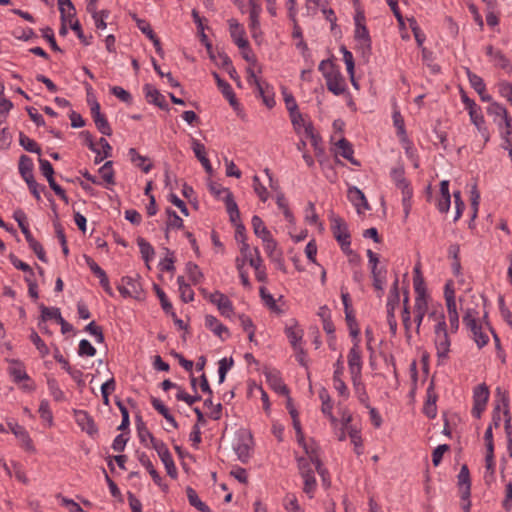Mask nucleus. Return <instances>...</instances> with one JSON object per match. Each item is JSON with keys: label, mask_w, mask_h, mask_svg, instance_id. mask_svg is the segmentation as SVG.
<instances>
[{"label": "nucleus", "mask_w": 512, "mask_h": 512, "mask_svg": "<svg viewBox=\"0 0 512 512\" xmlns=\"http://www.w3.org/2000/svg\"><path fill=\"white\" fill-rule=\"evenodd\" d=\"M260 12H261V6L259 4H257L254 0H251L250 15H249V19H250L249 27L252 31L253 37L257 36V32L260 29V22H259Z\"/></svg>", "instance_id": "nucleus-33"}, {"label": "nucleus", "mask_w": 512, "mask_h": 512, "mask_svg": "<svg viewBox=\"0 0 512 512\" xmlns=\"http://www.w3.org/2000/svg\"><path fill=\"white\" fill-rule=\"evenodd\" d=\"M428 309L427 299L422 295L416 296L414 304V322L416 323V332L419 333L422 321Z\"/></svg>", "instance_id": "nucleus-22"}, {"label": "nucleus", "mask_w": 512, "mask_h": 512, "mask_svg": "<svg viewBox=\"0 0 512 512\" xmlns=\"http://www.w3.org/2000/svg\"><path fill=\"white\" fill-rule=\"evenodd\" d=\"M355 40L363 54L371 51V38L366 25L355 27Z\"/></svg>", "instance_id": "nucleus-20"}, {"label": "nucleus", "mask_w": 512, "mask_h": 512, "mask_svg": "<svg viewBox=\"0 0 512 512\" xmlns=\"http://www.w3.org/2000/svg\"><path fill=\"white\" fill-rule=\"evenodd\" d=\"M137 244L140 249V253L142 255L143 260L148 264V262L154 257L155 251L152 245L146 241L142 237H138Z\"/></svg>", "instance_id": "nucleus-41"}, {"label": "nucleus", "mask_w": 512, "mask_h": 512, "mask_svg": "<svg viewBox=\"0 0 512 512\" xmlns=\"http://www.w3.org/2000/svg\"><path fill=\"white\" fill-rule=\"evenodd\" d=\"M229 27L231 37L233 38L235 44L240 49L248 48L249 42L244 38L245 32L243 27L233 19L229 21Z\"/></svg>", "instance_id": "nucleus-21"}, {"label": "nucleus", "mask_w": 512, "mask_h": 512, "mask_svg": "<svg viewBox=\"0 0 512 512\" xmlns=\"http://www.w3.org/2000/svg\"><path fill=\"white\" fill-rule=\"evenodd\" d=\"M444 297L448 314H457V306L455 299V290L452 281H448L444 287Z\"/></svg>", "instance_id": "nucleus-34"}, {"label": "nucleus", "mask_w": 512, "mask_h": 512, "mask_svg": "<svg viewBox=\"0 0 512 512\" xmlns=\"http://www.w3.org/2000/svg\"><path fill=\"white\" fill-rule=\"evenodd\" d=\"M478 312L474 309H467L463 316L464 325L472 332L473 339L478 348H482L489 342V337L482 331V326L478 324Z\"/></svg>", "instance_id": "nucleus-1"}, {"label": "nucleus", "mask_w": 512, "mask_h": 512, "mask_svg": "<svg viewBox=\"0 0 512 512\" xmlns=\"http://www.w3.org/2000/svg\"><path fill=\"white\" fill-rule=\"evenodd\" d=\"M209 300L215 304L221 313L225 317H231L233 314V305L230 299L223 293L216 291L209 294Z\"/></svg>", "instance_id": "nucleus-10"}, {"label": "nucleus", "mask_w": 512, "mask_h": 512, "mask_svg": "<svg viewBox=\"0 0 512 512\" xmlns=\"http://www.w3.org/2000/svg\"><path fill=\"white\" fill-rule=\"evenodd\" d=\"M398 278L392 284L388 299H387V314L393 313L395 314V309L400 301L399 288H398Z\"/></svg>", "instance_id": "nucleus-37"}, {"label": "nucleus", "mask_w": 512, "mask_h": 512, "mask_svg": "<svg viewBox=\"0 0 512 512\" xmlns=\"http://www.w3.org/2000/svg\"><path fill=\"white\" fill-rule=\"evenodd\" d=\"M493 61L494 65L504 69V70H510L511 69V63L509 59L506 58V56L500 51L497 50L495 52L494 58L491 59Z\"/></svg>", "instance_id": "nucleus-60"}, {"label": "nucleus", "mask_w": 512, "mask_h": 512, "mask_svg": "<svg viewBox=\"0 0 512 512\" xmlns=\"http://www.w3.org/2000/svg\"><path fill=\"white\" fill-rule=\"evenodd\" d=\"M252 182L254 192L257 194V196L262 202H266L269 198V193L266 187L261 183L260 178L257 175H254L252 178Z\"/></svg>", "instance_id": "nucleus-51"}, {"label": "nucleus", "mask_w": 512, "mask_h": 512, "mask_svg": "<svg viewBox=\"0 0 512 512\" xmlns=\"http://www.w3.org/2000/svg\"><path fill=\"white\" fill-rule=\"evenodd\" d=\"M58 8L61 14V20L73 23V18L76 17V9L71 0H57Z\"/></svg>", "instance_id": "nucleus-30"}, {"label": "nucleus", "mask_w": 512, "mask_h": 512, "mask_svg": "<svg viewBox=\"0 0 512 512\" xmlns=\"http://www.w3.org/2000/svg\"><path fill=\"white\" fill-rule=\"evenodd\" d=\"M293 324L285 327V334L289 340L290 345L293 349H298L302 346L303 342V330L298 326L295 320H292Z\"/></svg>", "instance_id": "nucleus-18"}, {"label": "nucleus", "mask_w": 512, "mask_h": 512, "mask_svg": "<svg viewBox=\"0 0 512 512\" xmlns=\"http://www.w3.org/2000/svg\"><path fill=\"white\" fill-rule=\"evenodd\" d=\"M391 178L395 185L401 189L404 185L409 184L410 182L405 178V171L403 167H396L391 170Z\"/></svg>", "instance_id": "nucleus-49"}, {"label": "nucleus", "mask_w": 512, "mask_h": 512, "mask_svg": "<svg viewBox=\"0 0 512 512\" xmlns=\"http://www.w3.org/2000/svg\"><path fill=\"white\" fill-rule=\"evenodd\" d=\"M284 507L288 512H303L302 508L298 504V500L295 495H287L284 499Z\"/></svg>", "instance_id": "nucleus-63"}, {"label": "nucleus", "mask_w": 512, "mask_h": 512, "mask_svg": "<svg viewBox=\"0 0 512 512\" xmlns=\"http://www.w3.org/2000/svg\"><path fill=\"white\" fill-rule=\"evenodd\" d=\"M139 461L147 469V471L151 475L153 481L156 484L161 485V480L162 479H161L159 473L157 472V470L154 468V466H153L152 462L150 461L149 457L145 453H142L139 456Z\"/></svg>", "instance_id": "nucleus-44"}, {"label": "nucleus", "mask_w": 512, "mask_h": 512, "mask_svg": "<svg viewBox=\"0 0 512 512\" xmlns=\"http://www.w3.org/2000/svg\"><path fill=\"white\" fill-rule=\"evenodd\" d=\"M329 219L331 221V230L333 236L340 244L343 251H348L351 244V236L348 231V227L346 222L338 215H335L333 212L330 214Z\"/></svg>", "instance_id": "nucleus-3"}, {"label": "nucleus", "mask_w": 512, "mask_h": 512, "mask_svg": "<svg viewBox=\"0 0 512 512\" xmlns=\"http://www.w3.org/2000/svg\"><path fill=\"white\" fill-rule=\"evenodd\" d=\"M112 161H107L104 165L99 169V173L102 179L108 184H114V170L112 167Z\"/></svg>", "instance_id": "nucleus-55"}, {"label": "nucleus", "mask_w": 512, "mask_h": 512, "mask_svg": "<svg viewBox=\"0 0 512 512\" xmlns=\"http://www.w3.org/2000/svg\"><path fill=\"white\" fill-rule=\"evenodd\" d=\"M29 338H30L31 342L36 346L37 350L39 351V353L42 357H45L46 355L49 354V348L44 343V341L40 338V336L38 335L37 332L32 330Z\"/></svg>", "instance_id": "nucleus-56"}, {"label": "nucleus", "mask_w": 512, "mask_h": 512, "mask_svg": "<svg viewBox=\"0 0 512 512\" xmlns=\"http://www.w3.org/2000/svg\"><path fill=\"white\" fill-rule=\"evenodd\" d=\"M144 91L146 94V98L150 103H153L161 109H167L168 104L165 100V97L159 92V90H157L150 84H146L144 86Z\"/></svg>", "instance_id": "nucleus-26"}, {"label": "nucleus", "mask_w": 512, "mask_h": 512, "mask_svg": "<svg viewBox=\"0 0 512 512\" xmlns=\"http://www.w3.org/2000/svg\"><path fill=\"white\" fill-rule=\"evenodd\" d=\"M19 173L24 179V181H29L34 179L33 175V161L27 155H21L19 159Z\"/></svg>", "instance_id": "nucleus-32"}, {"label": "nucleus", "mask_w": 512, "mask_h": 512, "mask_svg": "<svg viewBox=\"0 0 512 512\" xmlns=\"http://www.w3.org/2000/svg\"><path fill=\"white\" fill-rule=\"evenodd\" d=\"M13 218L18 223L19 228L21 229V232L24 234L25 239H29L32 237V234L29 230L28 223H27V217L23 210L18 209L14 212Z\"/></svg>", "instance_id": "nucleus-42"}, {"label": "nucleus", "mask_w": 512, "mask_h": 512, "mask_svg": "<svg viewBox=\"0 0 512 512\" xmlns=\"http://www.w3.org/2000/svg\"><path fill=\"white\" fill-rule=\"evenodd\" d=\"M347 196H348L349 200L357 208L358 213L361 212V210H360L361 207H363L365 210H370L368 201H367L364 193L359 188H357L355 186L349 187Z\"/></svg>", "instance_id": "nucleus-23"}, {"label": "nucleus", "mask_w": 512, "mask_h": 512, "mask_svg": "<svg viewBox=\"0 0 512 512\" xmlns=\"http://www.w3.org/2000/svg\"><path fill=\"white\" fill-rule=\"evenodd\" d=\"M458 485L460 488L461 499L467 500L471 494L470 473L467 465H462L458 474Z\"/></svg>", "instance_id": "nucleus-19"}, {"label": "nucleus", "mask_w": 512, "mask_h": 512, "mask_svg": "<svg viewBox=\"0 0 512 512\" xmlns=\"http://www.w3.org/2000/svg\"><path fill=\"white\" fill-rule=\"evenodd\" d=\"M75 419L82 431L93 437L98 433V428L93 418L84 410H75Z\"/></svg>", "instance_id": "nucleus-9"}, {"label": "nucleus", "mask_w": 512, "mask_h": 512, "mask_svg": "<svg viewBox=\"0 0 512 512\" xmlns=\"http://www.w3.org/2000/svg\"><path fill=\"white\" fill-rule=\"evenodd\" d=\"M319 71L322 72L325 80L328 79L329 77L333 76V74H336L337 72H339L334 64L332 63V61L330 60H322L319 64Z\"/></svg>", "instance_id": "nucleus-61"}, {"label": "nucleus", "mask_w": 512, "mask_h": 512, "mask_svg": "<svg viewBox=\"0 0 512 512\" xmlns=\"http://www.w3.org/2000/svg\"><path fill=\"white\" fill-rule=\"evenodd\" d=\"M342 357L340 356L337 362L335 363V370L333 374V383L334 388L338 391L339 395L347 398L349 395L348 389L344 381L342 380V375L344 372V366L342 362Z\"/></svg>", "instance_id": "nucleus-14"}, {"label": "nucleus", "mask_w": 512, "mask_h": 512, "mask_svg": "<svg viewBox=\"0 0 512 512\" xmlns=\"http://www.w3.org/2000/svg\"><path fill=\"white\" fill-rule=\"evenodd\" d=\"M303 448L306 454L310 455L311 461L314 463L317 473L321 476L323 484L328 487L330 485L328 480V471L323 467L317 449L308 446L306 443H303Z\"/></svg>", "instance_id": "nucleus-12"}, {"label": "nucleus", "mask_w": 512, "mask_h": 512, "mask_svg": "<svg viewBox=\"0 0 512 512\" xmlns=\"http://www.w3.org/2000/svg\"><path fill=\"white\" fill-rule=\"evenodd\" d=\"M255 86L258 95L262 98L263 103L269 109L273 108L276 104L274 99L273 87L267 82L255 79Z\"/></svg>", "instance_id": "nucleus-11"}, {"label": "nucleus", "mask_w": 512, "mask_h": 512, "mask_svg": "<svg viewBox=\"0 0 512 512\" xmlns=\"http://www.w3.org/2000/svg\"><path fill=\"white\" fill-rule=\"evenodd\" d=\"M26 241L29 244V247L37 255L38 259L44 263H47L48 259L46 257L43 246L33 236Z\"/></svg>", "instance_id": "nucleus-53"}, {"label": "nucleus", "mask_w": 512, "mask_h": 512, "mask_svg": "<svg viewBox=\"0 0 512 512\" xmlns=\"http://www.w3.org/2000/svg\"><path fill=\"white\" fill-rule=\"evenodd\" d=\"M223 193H225L224 202L228 215L233 213L236 215V212H238L239 209L237 203L234 200L232 192L227 188H223Z\"/></svg>", "instance_id": "nucleus-54"}, {"label": "nucleus", "mask_w": 512, "mask_h": 512, "mask_svg": "<svg viewBox=\"0 0 512 512\" xmlns=\"http://www.w3.org/2000/svg\"><path fill=\"white\" fill-rule=\"evenodd\" d=\"M205 326L211 330L221 340H225L230 336L228 328L223 325L215 316H205Z\"/></svg>", "instance_id": "nucleus-17"}, {"label": "nucleus", "mask_w": 512, "mask_h": 512, "mask_svg": "<svg viewBox=\"0 0 512 512\" xmlns=\"http://www.w3.org/2000/svg\"><path fill=\"white\" fill-rule=\"evenodd\" d=\"M19 143L28 152L41 154L40 146L31 138L26 136L23 132L19 133Z\"/></svg>", "instance_id": "nucleus-43"}, {"label": "nucleus", "mask_w": 512, "mask_h": 512, "mask_svg": "<svg viewBox=\"0 0 512 512\" xmlns=\"http://www.w3.org/2000/svg\"><path fill=\"white\" fill-rule=\"evenodd\" d=\"M402 323L405 329L406 337L409 339L411 337L410 335V328H411V313H410V307H409V296L408 291H404V299H403V311H402Z\"/></svg>", "instance_id": "nucleus-38"}, {"label": "nucleus", "mask_w": 512, "mask_h": 512, "mask_svg": "<svg viewBox=\"0 0 512 512\" xmlns=\"http://www.w3.org/2000/svg\"><path fill=\"white\" fill-rule=\"evenodd\" d=\"M327 89L334 95H341L346 91V83L340 72L326 79Z\"/></svg>", "instance_id": "nucleus-25"}, {"label": "nucleus", "mask_w": 512, "mask_h": 512, "mask_svg": "<svg viewBox=\"0 0 512 512\" xmlns=\"http://www.w3.org/2000/svg\"><path fill=\"white\" fill-rule=\"evenodd\" d=\"M340 51L343 54V61L345 62L347 72L350 75L351 80L354 81L355 64L353 55L345 46H341ZM353 84L355 85V82H353Z\"/></svg>", "instance_id": "nucleus-47"}, {"label": "nucleus", "mask_w": 512, "mask_h": 512, "mask_svg": "<svg viewBox=\"0 0 512 512\" xmlns=\"http://www.w3.org/2000/svg\"><path fill=\"white\" fill-rule=\"evenodd\" d=\"M93 121L98 129V131L105 135V136H111L112 135V129L111 126L105 117L104 114H101L99 116H96L93 118Z\"/></svg>", "instance_id": "nucleus-48"}, {"label": "nucleus", "mask_w": 512, "mask_h": 512, "mask_svg": "<svg viewBox=\"0 0 512 512\" xmlns=\"http://www.w3.org/2000/svg\"><path fill=\"white\" fill-rule=\"evenodd\" d=\"M152 448L155 449V451L157 452L161 461L163 462V464L166 468L167 474L171 478H176L177 474H178L177 469L174 464L172 455H171L168 447L166 446V444L160 440L159 442L154 443V446Z\"/></svg>", "instance_id": "nucleus-5"}, {"label": "nucleus", "mask_w": 512, "mask_h": 512, "mask_svg": "<svg viewBox=\"0 0 512 512\" xmlns=\"http://www.w3.org/2000/svg\"><path fill=\"white\" fill-rule=\"evenodd\" d=\"M252 437L250 435L240 437L237 443L234 444V451L236 452L238 459L242 463H246L250 458Z\"/></svg>", "instance_id": "nucleus-16"}, {"label": "nucleus", "mask_w": 512, "mask_h": 512, "mask_svg": "<svg viewBox=\"0 0 512 512\" xmlns=\"http://www.w3.org/2000/svg\"><path fill=\"white\" fill-rule=\"evenodd\" d=\"M487 115L492 118L499 133L512 128V118L506 107L498 102H492L486 109Z\"/></svg>", "instance_id": "nucleus-2"}, {"label": "nucleus", "mask_w": 512, "mask_h": 512, "mask_svg": "<svg viewBox=\"0 0 512 512\" xmlns=\"http://www.w3.org/2000/svg\"><path fill=\"white\" fill-rule=\"evenodd\" d=\"M262 242H263L264 250L270 259L274 258V257H276V255L282 253V251L277 248V242L274 240L272 235L268 238H264L262 240Z\"/></svg>", "instance_id": "nucleus-52"}, {"label": "nucleus", "mask_w": 512, "mask_h": 512, "mask_svg": "<svg viewBox=\"0 0 512 512\" xmlns=\"http://www.w3.org/2000/svg\"><path fill=\"white\" fill-rule=\"evenodd\" d=\"M251 224H252L254 234L257 237L261 238V240L271 236L270 231L266 228L263 220L259 216L254 215L252 217Z\"/></svg>", "instance_id": "nucleus-40"}, {"label": "nucleus", "mask_w": 512, "mask_h": 512, "mask_svg": "<svg viewBox=\"0 0 512 512\" xmlns=\"http://www.w3.org/2000/svg\"><path fill=\"white\" fill-rule=\"evenodd\" d=\"M266 381L276 393L288 396L289 388L284 384L280 372L276 369H266L264 371Z\"/></svg>", "instance_id": "nucleus-8"}, {"label": "nucleus", "mask_w": 512, "mask_h": 512, "mask_svg": "<svg viewBox=\"0 0 512 512\" xmlns=\"http://www.w3.org/2000/svg\"><path fill=\"white\" fill-rule=\"evenodd\" d=\"M40 309L42 313V320L46 321L47 319H55L56 323H59L61 325V332L63 334H66L73 330V326L61 316L59 308H49L46 307L44 304H41Z\"/></svg>", "instance_id": "nucleus-7"}, {"label": "nucleus", "mask_w": 512, "mask_h": 512, "mask_svg": "<svg viewBox=\"0 0 512 512\" xmlns=\"http://www.w3.org/2000/svg\"><path fill=\"white\" fill-rule=\"evenodd\" d=\"M213 76L216 80L218 88L221 90L223 96L229 101V104L233 107L234 110H238L240 104L235 96V93L231 87V85L223 80L218 73L213 72Z\"/></svg>", "instance_id": "nucleus-13"}, {"label": "nucleus", "mask_w": 512, "mask_h": 512, "mask_svg": "<svg viewBox=\"0 0 512 512\" xmlns=\"http://www.w3.org/2000/svg\"><path fill=\"white\" fill-rule=\"evenodd\" d=\"M467 77L469 79L470 85L478 94H482V92L486 91L485 83L480 76L467 69Z\"/></svg>", "instance_id": "nucleus-50"}, {"label": "nucleus", "mask_w": 512, "mask_h": 512, "mask_svg": "<svg viewBox=\"0 0 512 512\" xmlns=\"http://www.w3.org/2000/svg\"><path fill=\"white\" fill-rule=\"evenodd\" d=\"M301 477L303 478L304 481V493H306L310 498H312L317 486L314 472L302 474Z\"/></svg>", "instance_id": "nucleus-45"}, {"label": "nucleus", "mask_w": 512, "mask_h": 512, "mask_svg": "<svg viewBox=\"0 0 512 512\" xmlns=\"http://www.w3.org/2000/svg\"><path fill=\"white\" fill-rule=\"evenodd\" d=\"M135 422H136V429L137 434L139 437V440L141 443H145L147 439L150 440L152 447L154 446V443L159 442L160 440L156 439L152 433L148 430L145 422L143 421V418L140 414H137L135 416Z\"/></svg>", "instance_id": "nucleus-27"}, {"label": "nucleus", "mask_w": 512, "mask_h": 512, "mask_svg": "<svg viewBox=\"0 0 512 512\" xmlns=\"http://www.w3.org/2000/svg\"><path fill=\"white\" fill-rule=\"evenodd\" d=\"M85 331L95 337L97 343L104 342V334L103 330L100 326H98L95 321H91L86 327Z\"/></svg>", "instance_id": "nucleus-58"}, {"label": "nucleus", "mask_w": 512, "mask_h": 512, "mask_svg": "<svg viewBox=\"0 0 512 512\" xmlns=\"http://www.w3.org/2000/svg\"><path fill=\"white\" fill-rule=\"evenodd\" d=\"M47 385H48V388H49V391L51 393V395L53 396V398L56 400V401H62L64 400V393L63 391L59 388V385H58V382L56 381V379L54 378H48L47 379Z\"/></svg>", "instance_id": "nucleus-57"}, {"label": "nucleus", "mask_w": 512, "mask_h": 512, "mask_svg": "<svg viewBox=\"0 0 512 512\" xmlns=\"http://www.w3.org/2000/svg\"><path fill=\"white\" fill-rule=\"evenodd\" d=\"M155 292L160 300L162 309L170 314L172 317H175V312L173 311V306L171 302L168 300L165 292L157 285L154 286Z\"/></svg>", "instance_id": "nucleus-46"}, {"label": "nucleus", "mask_w": 512, "mask_h": 512, "mask_svg": "<svg viewBox=\"0 0 512 512\" xmlns=\"http://www.w3.org/2000/svg\"><path fill=\"white\" fill-rule=\"evenodd\" d=\"M130 160L137 167L141 168L143 172L148 173L152 169V163L145 156L140 155L135 148H130L128 151Z\"/></svg>", "instance_id": "nucleus-36"}, {"label": "nucleus", "mask_w": 512, "mask_h": 512, "mask_svg": "<svg viewBox=\"0 0 512 512\" xmlns=\"http://www.w3.org/2000/svg\"><path fill=\"white\" fill-rule=\"evenodd\" d=\"M490 396V391L485 383L477 385L473 390V407L471 414L479 419L486 409Z\"/></svg>", "instance_id": "nucleus-4"}, {"label": "nucleus", "mask_w": 512, "mask_h": 512, "mask_svg": "<svg viewBox=\"0 0 512 512\" xmlns=\"http://www.w3.org/2000/svg\"><path fill=\"white\" fill-rule=\"evenodd\" d=\"M166 214L168 216V219L166 222L165 237L166 239H168L169 231L171 229H182L184 227V222L183 219L179 217L177 213L171 208L166 209Z\"/></svg>", "instance_id": "nucleus-35"}, {"label": "nucleus", "mask_w": 512, "mask_h": 512, "mask_svg": "<svg viewBox=\"0 0 512 512\" xmlns=\"http://www.w3.org/2000/svg\"><path fill=\"white\" fill-rule=\"evenodd\" d=\"M259 293L264 305L271 312L277 315H281L284 312L283 309L277 304L272 294H270V292L264 286L260 287Z\"/></svg>", "instance_id": "nucleus-31"}, {"label": "nucleus", "mask_w": 512, "mask_h": 512, "mask_svg": "<svg viewBox=\"0 0 512 512\" xmlns=\"http://www.w3.org/2000/svg\"><path fill=\"white\" fill-rule=\"evenodd\" d=\"M189 504L201 512H211V509L200 500L197 492L190 486L186 488Z\"/></svg>", "instance_id": "nucleus-39"}, {"label": "nucleus", "mask_w": 512, "mask_h": 512, "mask_svg": "<svg viewBox=\"0 0 512 512\" xmlns=\"http://www.w3.org/2000/svg\"><path fill=\"white\" fill-rule=\"evenodd\" d=\"M371 275L373 279V287L378 292V297H382L384 293V286L386 284L387 269L385 267H380L378 269L371 270Z\"/></svg>", "instance_id": "nucleus-28"}, {"label": "nucleus", "mask_w": 512, "mask_h": 512, "mask_svg": "<svg viewBox=\"0 0 512 512\" xmlns=\"http://www.w3.org/2000/svg\"><path fill=\"white\" fill-rule=\"evenodd\" d=\"M499 94L508 102L512 101V84L508 81H501L498 83Z\"/></svg>", "instance_id": "nucleus-64"}, {"label": "nucleus", "mask_w": 512, "mask_h": 512, "mask_svg": "<svg viewBox=\"0 0 512 512\" xmlns=\"http://www.w3.org/2000/svg\"><path fill=\"white\" fill-rule=\"evenodd\" d=\"M186 270H187V273L189 275L190 280L194 284L199 283L201 278H203V274L200 271L198 265H196V264H194L192 262L187 263Z\"/></svg>", "instance_id": "nucleus-59"}, {"label": "nucleus", "mask_w": 512, "mask_h": 512, "mask_svg": "<svg viewBox=\"0 0 512 512\" xmlns=\"http://www.w3.org/2000/svg\"><path fill=\"white\" fill-rule=\"evenodd\" d=\"M450 345L451 342L448 333H439L438 335H435V346L439 362L443 363V361L448 359Z\"/></svg>", "instance_id": "nucleus-15"}, {"label": "nucleus", "mask_w": 512, "mask_h": 512, "mask_svg": "<svg viewBox=\"0 0 512 512\" xmlns=\"http://www.w3.org/2000/svg\"><path fill=\"white\" fill-rule=\"evenodd\" d=\"M78 354L80 356L93 357L96 354V349L88 340L82 339L79 343Z\"/></svg>", "instance_id": "nucleus-62"}, {"label": "nucleus", "mask_w": 512, "mask_h": 512, "mask_svg": "<svg viewBox=\"0 0 512 512\" xmlns=\"http://www.w3.org/2000/svg\"><path fill=\"white\" fill-rule=\"evenodd\" d=\"M336 145H337L338 149L340 150L339 154L343 158L348 160L352 165L360 166V162L353 157L354 150H353L352 144L347 139H345V138L340 139Z\"/></svg>", "instance_id": "nucleus-29"}, {"label": "nucleus", "mask_w": 512, "mask_h": 512, "mask_svg": "<svg viewBox=\"0 0 512 512\" xmlns=\"http://www.w3.org/2000/svg\"><path fill=\"white\" fill-rule=\"evenodd\" d=\"M348 366L353 383L361 377L362 358L358 343H354L348 354Z\"/></svg>", "instance_id": "nucleus-6"}, {"label": "nucleus", "mask_w": 512, "mask_h": 512, "mask_svg": "<svg viewBox=\"0 0 512 512\" xmlns=\"http://www.w3.org/2000/svg\"><path fill=\"white\" fill-rule=\"evenodd\" d=\"M9 428L12 431V433L21 441L22 446L29 451L34 450L33 442L26 431V429L23 426H20L17 423H9Z\"/></svg>", "instance_id": "nucleus-24"}]
</instances>
